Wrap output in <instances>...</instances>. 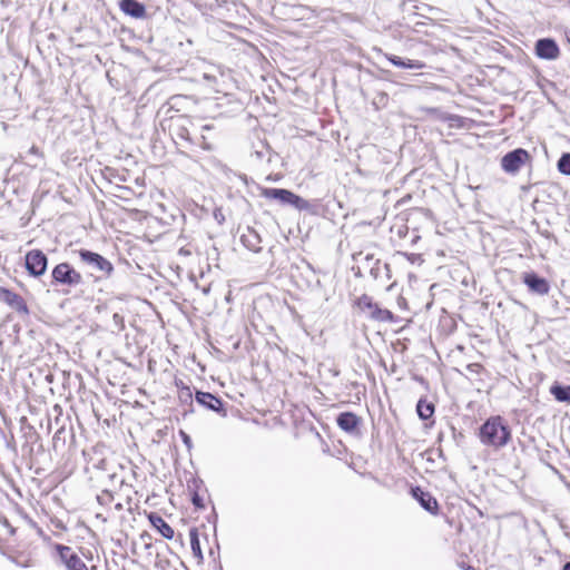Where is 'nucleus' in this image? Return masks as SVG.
I'll return each mask as SVG.
<instances>
[{"label": "nucleus", "mask_w": 570, "mask_h": 570, "mask_svg": "<svg viewBox=\"0 0 570 570\" xmlns=\"http://www.w3.org/2000/svg\"><path fill=\"white\" fill-rule=\"evenodd\" d=\"M479 439L483 445L498 450L509 443L511 430L500 415L491 416L480 426Z\"/></svg>", "instance_id": "obj_1"}, {"label": "nucleus", "mask_w": 570, "mask_h": 570, "mask_svg": "<svg viewBox=\"0 0 570 570\" xmlns=\"http://www.w3.org/2000/svg\"><path fill=\"white\" fill-rule=\"evenodd\" d=\"M55 550L66 570H97L96 566L88 567L83 560H92V552L89 549L79 548L77 552L69 546L57 543Z\"/></svg>", "instance_id": "obj_2"}, {"label": "nucleus", "mask_w": 570, "mask_h": 570, "mask_svg": "<svg viewBox=\"0 0 570 570\" xmlns=\"http://www.w3.org/2000/svg\"><path fill=\"white\" fill-rule=\"evenodd\" d=\"M262 195L268 199L278 200L283 205H291L298 210H306L309 208V203L294 194L288 189L283 188H265Z\"/></svg>", "instance_id": "obj_3"}, {"label": "nucleus", "mask_w": 570, "mask_h": 570, "mask_svg": "<svg viewBox=\"0 0 570 570\" xmlns=\"http://www.w3.org/2000/svg\"><path fill=\"white\" fill-rule=\"evenodd\" d=\"M52 279L57 284L78 286L82 283V276L68 263H60L52 269Z\"/></svg>", "instance_id": "obj_4"}, {"label": "nucleus", "mask_w": 570, "mask_h": 570, "mask_svg": "<svg viewBox=\"0 0 570 570\" xmlns=\"http://www.w3.org/2000/svg\"><path fill=\"white\" fill-rule=\"evenodd\" d=\"M358 308L366 313L367 316L372 320L386 322L393 318L392 312L389 309L381 308L376 303L373 302L372 297L368 295H362L357 299Z\"/></svg>", "instance_id": "obj_5"}, {"label": "nucleus", "mask_w": 570, "mask_h": 570, "mask_svg": "<svg viewBox=\"0 0 570 570\" xmlns=\"http://www.w3.org/2000/svg\"><path fill=\"white\" fill-rule=\"evenodd\" d=\"M530 160L529 153L523 148H517L505 154L501 159V167L508 174H517L520 168Z\"/></svg>", "instance_id": "obj_6"}, {"label": "nucleus", "mask_w": 570, "mask_h": 570, "mask_svg": "<svg viewBox=\"0 0 570 570\" xmlns=\"http://www.w3.org/2000/svg\"><path fill=\"white\" fill-rule=\"evenodd\" d=\"M24 265L31 276L39 277L47 271L48 258L40 249H32L26 254Z\"/></svg>", "instance_id": "obj_7"}, {"label": "nucleus", "mask_w": 570, "mask_h": 570, "mask_svg": "<svg viewBox=\"0 0 570 570\" xmlns=\"http://www.w3.org/2000/svg\"><path fill=\"white\" fill-rule=\"evenodd\" d=\"M79 256L82 263L87 264L95 271H100L109 275L112 271V264L98 253L81 249Z\"/></svg>", "instance_id": "obj_8"}, {"label": "nucleus", "mask_w": 570, "mask_h": 570, "mask_svg": "<svg viewBox=\"0 0 570 570\" xmlns=\"http://www.w3.org/2000/svg\"><path fill=\"white\" fill-rule=\"evenodd\" d=\"M534 51L539 58L546 60H556L560 56L559 46L551 38H542L537 40Z\"/></svg>", "instance_id": "obj_9"}, {"label": "nucleus", "mask_w": 570, "mask_h": 570, "mask_svg": "<svg viewBox=\"0 0 570 570\" xmlns=\"http://www.w3.org/2000/svg\"><path fill=\"white\" fill-rule=\"evenodd\" d=\"M0 299L4 302L7 305H9L12 309L22 313L28 314L29 309L24 302V299L17 293L6 288L0 287Z\"/></svg>", "instance_id": "obj_10"}, {"label": "nucleus", "mask_w": 570, "mask_h": 570, "mask_svg": "<svg viewBox=\"0 0 570 570\" xmlns=\"http://www.w3.org/2000/svg\"><path fill=\"white\" fill-rule=\"evenodd\" d=\"M412 495L420 502L423 509H425L432 514L438 513V501L429 492H424L421 488L415 487L412 488Z\"/></svg>", "instance_id": "obj_11"}, {"label": "nucleus", "mask_w": 570, "mask_h": 570, "mask_svg": "<svg viewBox=\"0 0 570 570\" xmlns=\"http://www.w3.org/2000/svg\"><path fill=\"white\" fill-rule=\"evenodd\" d=\"M336 423L343 431L347 433H355L358 430L361 420L352 412H343L337 416Z\"/></svg>", "instance_id": "obj_12"}, {"label": "nucleus", "mask_w": 570, "mask_h": 570, "mask_svg": "<svg viewBox=\"0 0 570 570\" xmlns=\"http://www.w3.org/2000/svg\"><path fill=\"white\" fill-rule=\"evenodd\" d=\"M523 282L532 292L540 295L548 294L550 289L548 282L534 273L524 274Z\"/></svg>", "instance_id": "obj_13"}, {"label": "nucleus", "mask_w": 570, "mask_h": 570, "mask_svg": "<svg viewBox=\"0 0 570 570\" xmlns=\"http://www.w3.org/2000/svg\"><path fill=\"white\" fill-rule=\"evenodd\" d=\"M119 8L125 14L136 19H141L146 16L145 6L137 0H120Z\"/></svg>", "instance_id": "obj_14"}, {"label": "nucleus", "mask_w": 570, "mask_h": 570, "mask_svg": "<svg viewBox=\"0 0 570 570\" xmlns=\"http://www.w3.org/2000/svg\"><path fill=\"white\" fill-rule=\"evenodd\" d=\"M240 240L247 249L254 253H259L262 250V238L254 228L248 227L242 235Z\"/></svg>", "instance_id": "obj_15"}, {"label": "nucleus", "mask_w": 570, "mask_h": 570, "mask_svg": "<svg viewBox=\"0 0 570 570\" xmlns=\"http://www.w3.org/2000/svg\"><path fill=\"white\" fill-rule=\"evenodd\" d=\"M148 520L151 525L159 531L165 539H173L175 531L174 529L157 513L151 512L148 515Z\"/></svg>", "instance_id": "obj_16"}, {"label": "nucleus", "mask_w": 570, "mask_h": 570, "mask_svg": "<svg viewBox=\"0 0 570 570\" xmlns=\"http://www.w3.org/2000/svg\"><path fill=\"white\" fill-rule=\"evenodd\" d=\"M196 401L206 409L213 410L215 412H220L223 409V402L220 399L208 392H197Z\"/></svg>", "instance_id": "obj_17"}, {"label": "nucleus", "mask_w": 570, "mask_h": 570, "mask_svg": "<svg viewBox=\"0 0 570 570\" xmlns=\"http://www.w3.org/2000/svg\"><path fill=\"white\" fill-rule=\"evenodd\" d=\"M386 58L389 61H391L394 66L400 68H407V69H423L425 65L420 60H403L401 57L394 56V55H387Z\"/></svg>", "instance_id": "obj_18"}, {"label": "nucleus", "mask_w": 570, "mask_h": 570, "mask_svg": "<svg viewBox=\"0 0 570 570\" xmlns=\"http://www.w3.org/2000/svg\"><path fill=\"white\" fill-rule=\"evenodd\" d=\"M550 393L557 401L570 403V385L563 386L554 384L550 387Z\"/></svg>", "instance_id": "obj_19"}, {"label": "nucleus", "mask_w": 570, "mask_h": 570, "mask_svg": "<svg viewBox=\"0 0 570 570\" xmlns=\"http://www.w3.org/2000/svg\"><path fill=\"white\" fill-rule=\"evenodd\" d=\"M416 412L422 420H428L434 413V405L421 400L416 405Z\"/></svg>", "instance_id": "obj_20"}, {"label": "nucleus", "mask_w": 570, "mask_h": 570, "mask_svg": "<svg viewBox=\"0 0 570 570\" xmlns=\"http://www.w3.org/2000/svg\"><path fill=\"white\" fill-rule=\"evenodd\" d=\"M189 537H190V547H191L194 557L197 558L199 561L203 560V552L200 549V542H199L197 531L195 529L190 530Z\"/></svg>", "instance_id": "obj_21"}, {"label": "nucleus", "mask_w": 570, "mask_h": 570, "mask_svg": "<svg viewBox=\"0 0 570 570\" xmlns=\"http://www.w3.org/2000/svg\"><path fill=\"white\" fill-rule=\"evenodd\" d=\"M558 169L563 175L570 176V154H563L558 160Z\"/></svg>", "instance_id": "obj_22"}, {"label": "nucleus", "mask_w": 570, "mask_h": 570, "mask_svg": "<svg viewBox=\"0 0 570 570\" xmlns=\"http://www.w3.org/2000/svg\"><path fill=\"white\" fill-rule=\"evenodd\" d=\"M440 119L448 121L450 127L460 128L463 126V118L456 115H441Z\"/></svg>", "instance_id": "obj_23"}, {"label": "nucleus", "mask_w": 570, "mask_h": 570, "mask_svg": "<svg viewBox=\"0 0 570 570\" xmlns=\"http://www.w3.org/2000/svg\"><path fill=\"white\" fill-rule=\"evenodd\" d=\"M7 557H8V559H9L12 563H14V564H17V566H19V567L27 568V567H30V566H31L30 559H23V560H21L20 558L14 557V556H12V554H8Z\"/></svg>", "instance_id": "obj_24"}, {"label": "nucleus", "mask_w": 570, "mask_h": 570, "mask_svg": "<svg viewBox=\"0 0 570 570\" xmlns=\"http://www.w3.org/2000/svg\"><path fill=\"white\" fill-rule=\"evenodd\" d=\"M203 79L212 87H214V85L217 82V76L213 71H205L203 73Z\"/></svg>", "instance_id": "obj_25"}, {"label": "nucleus", "mask_w": 570, "mask_h": 570, "mask_svg": "<svg viewBox=\"0 0 570 570\" xmlns=\"http://www.w3.org/2000/svg\"><path fill=\"white\" fill-rule=\"evenodd\" d=\"M114 499L112 494L109 492V491H102L101 494H99L97 497V500L101 503V504H107L109 502H111Z\"/></svg>", "instance_id": "obj_26"}, {"label": "nucleus", "mask_w": 570, "mask_h": 570, "mask_svg": "<svg viewBox=\"0 0 570 570\" xmlns=\"http://www.w3.org/2000/svg\"><path fill=\"white\" fill-rule=\"evenodd\" d=\"M0 523L8 529L9 534L13 535L16 533V528H13L6 517H0Z\"/></svg>", "instance_id": "obj_27"}, {"label": "nucleus", "mask_w": 570, "mask_h": 570, "mask_svg": "<svg viewBox=\"0 0 570 570\" xmlns=\"http://www.w3.org/2000/svg\"><path fill=\"white\" fill-rule=\"evenodd\" d=\"M179 434H180L181 440L185 443V445L188 449H190L191 448V439H190V436L186 432H184V431H180Z\"/></svg>", "instance_id": "obj_28"}, {"label": "nucleus", "mask_w": 570, "mask_h": 570, "mask_svg": "<svg viewBox=\"0 0 570 570\" xmlns=\"http://www.w3.org/2000/svg\"><path fill=\"white\" fill-rule=\"evenodd\" d=\"M406 256V258L411 262V263H415L416 261L420 259V255L417 254H404Z\"/></svg>", "instance_id": "obj_29"}, {"label": "nucleus", "mask_w": 570, "mask_h": 570, "mask_svg": "<svg viewBox=\"0 0 570 570\" xmlns=\"http://www.w3.org/2000/svg\"><path fill=\"white\" fill-rule=\"evenodd\" d=\"M193 503L196 507H199V508L203 507L202 499L197 494L193 498Z\"/></svg>", "instance_id": "obj_30"}, {"label": "nucleus", "mask_w": 570, "mask_h": 570, "mask_svg": "<svg viewBox=\"0 0 570 570\" xmlns=\"http://www.w3.org/2000/svg\"><path fill=\"white\" fill-rule=\"evenodd\" d=\"M29 153L32 154V155H36V156H39L40 155V151H39V148L36 147V146H32L30 149H29Z\"/></svg>", "instance_id": "obj_31"}, {"label": "nucleus", "mask_w": 570, "mask_h": 570, "mask_svg": "<svg viewBox=\"0 0 570 570\" xmlns=\"http://www.w3.org/2000/svg\"><path fill=\"white\" fill-rule=\"evenodd\" d=\"M178 253H179V255H184V256L190 255V250L185 247H181Z\"/></svg>", "instance_id": "obj_32"}, {"label": "nucleus", "mask_w": 570, "mask_h": 570, "mask_svg": "<svg viewBox=\"0 0 570 570\" xmlns=\"http://www.w3.org/2000/svg\"><path fill=\"white\" fill-rule=\"evenodd\" d=\"M429 112L436 115V114H439L440 111H439V109H436V108H431V109H429Z\"/></svg>", "instance_id": "obj_33"}, {"label": "nucleus", "mask_w": 570, "mask_h": 570, "mask_svg": "<svg viewBox=\"0 0 570 570\" xmlns=\"http://www.w3.org/2000/svg\"><path fill=\"white\" fill-rule=\"evenodd\" d=\"M116 510L120 511L122 510V504L120 502L115 504Z\"/></svg>", "instance_id": "obj_34"}, {"label": "nucleus", "mask_w": 570, "mask_h": 570, "mask_svg": "<svg viewBox=\"0 0 570 570\" xmlns=\"http://www.w3.org/2000/svg\"><path fill=\"white\" fill-rule=\"evenodd\" d=\"M562 570H570V561L567 562L564 566H563V569Z\"/></svg>", "instance_id": "obj_35"}, {"label": "nucleus", "mask_w": 570, "mask_h": 570, "mask_svg": "<svg viewBox=\"0 0 570 570\" xmlns=\"http://www.w3.org/2000/svg\"><path fill=\"white\" fill-rule=\"evenodd\" d=\"M186 395H187L188 397H191V393H190V390H189L188 387H186Z\"/></svg>", "instance_id": "obj_36"}, {"label": "nucleus", "mask_w": 570, "mask_h": 570, "mask_svg": "<svg viewBox=\"0 0 570 570\" xmlns=\"http://www.w3.org/2000/svg\"><path fill=\"white\" fill-rule=\"evenodd\" d=\"M568 41L570 42V31L567 35Z\"/></svg>", "instance_id": "obj_37"}]
</instances>
